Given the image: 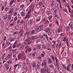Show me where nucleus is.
I'll return each instance as SVG.
<instances>
[{
  "mask_svg": "<svg viewBox=\"0 0 73 73\" xmlns=\"http://www.w3.org/2000/svg\"><path fill=\"white\" fill-rule=\"evenodd\" d=\"M12 52L13 53H16V49H13L12 50Z\"/></svg>",
  "mask_w": 73,
  "mask_h": 73,
  "instance_id": "4c0bfd02",
  "label": "nucleus"
},
{
  "mask_svg": "<svg viewBox=\"0 0 73 73\" xmlns=\"http://www.w3.org/2000/svg\"><path fill=\"white\" fill-rule=\"evenodd\" d=\"M46 13H47V15H49V14H50V11H49L48 10H47Z\"/></svg>",
  "mask_w": 73,
  "mask_h": 73,
  "instance_id": "8fccbe9b",
  "label": "nucleus"
},
{
  "mask_svg": "<svg viewBox=\"0 0 73 73\" xmlns=\"http://www.w3.org/2000/svg\"><path fill=\"white\" fill-rule=\"evenodd\" d=\"M43 4V3H42V2H39V5L40 6L42 5Z\"/></svg>",
  "mask_w": 73,
  "mask_h": 73,
  "instance_id": "69168bd1",
  "label": "nucleus"
},
{
  "mask_svg": "<svg viewBox=\"0 0 73 73\" xmlns=\"http://www.w3.org/2000/svg\"><path fill=\"white\" fill-rule=\"evenodd\" d=\"M21 15L23 16H25V13L23 11H22L21 13Z\"/></svg>",
  "mask_w": 73,
  "mask_h": 73,
  "instance_id": "72a5a7b5",
  "label": "nucleus"
},
{
  "mask_svg": "<svg viewBox=\"0 0 73 73\" xmlns=\"http://www.w3.org/2000/svg\"><path fill=\"white\" fill-rule=\"evenodd\" d=\"M40 72L41 73H45V70L43 68H41L40 69Z\"/></svg>",
  "mask_w": 73,
  "mask_h": 73,
  "instance_id": "2eb2a0df",
  "label": "nucleus"
},
{
  "mask_svg": "<svg viewBox=\"0 0 73 73\" xmlns=\"http://www.w3.org/2000/svg\"><path fill=\"white\" fill-rule=\"evenodd\" d=\"M24 30L23 29H21L19 33H24Z\"/></svg>",
  "mask_w": 73,
  "mask_h": 73,
  "instance_id": "c85d7f7f",
  "label": "nucleus"
},
{
  "mask_svg": "<svg viewBox=\"0 0 73 73\" xmlns=\"http://www.w3.org/2000/svg\"><path fill=\"white\" fill-rule=\"evenodd\" d=\"M46 70L47 72H50V69L49 68H47L46 69L45 68V70L46 71Z\"/></svg>",
  "mask_w": 73,
  "mask_h": 73,
  "instance_id": "4be33fe9",
  "label": "nucleus"
},
{
  "mask_svg": "<svg viewBox=\"0 0 73 73\" xmlns=\"http://www.w3.org/2000/svg\"><path fill=\"white\" fill-rule=\"evenodd\" d=\"M47 63H44V62H42V66H43L44 65V68L46 69L47 68V65H46Z\"/></svg>",
  "mask_w": 73,
  "mask_h": 73,
  "instance_id": "0eeeda50",
  "label": "nucleus"
},
{
  "mask_svg": "<svg viewBox=\"0 0 73 73\" xmlns=\"http://www.w3.org/2000/svg\"><path fill=\"white\" fill-rule=\"evenodd\" d=\"M62 66H63V69H64V70H66V66L65 65L62 64Z\"/></svg>",
  "mask_w": 73,
  "mask_h": 73,
  "instance_id": "b1692460",
  "label": "nucleus"
},
{
  "mask_svg": "<svg viewBox=\"0 0 73 73\" xmlns=\"http://www.w3.org/2000/svg\"><path fill=\"white\" fill-rule=\"evenodd\" d=\"M6 40H7V37H6V36H5L4 37L3 41H4L5 42V41H6Z\"/></svg>",
  "mask_w": 73,
  "mask_h": 73,
  "instance_id": "6e6d98bb",
  "label": "nucleus"
},
{
  "mask_svg": "<svg viewBox=\"0 0 73 73\" xmlns=\"http://www.w3.org/2000/svg\"><path fill=\"white\" fill-rule=\"evenodd\" d=\"M35 32V30H32V31L31 32V34H33V33H34V32Z\"/></svg>",
  "mask_w": 73,
  "mask_h": 73,
  "instance_id": "338daca9",
  "label": "nucleus"
},
{
  "mask_svg": "<svg viewBox=\"0 0 73 73\" xmlns=\"http://www.w3.org/2000/svg\"><path fill=\"white\" fill-rule=\"evenodd\" d=\"M7 5V2H5L4 4V7H6V6Z\"/></svg>",
  "mask_w": 73,
  "mask_h": 73,
  "instance_id": "09e8293b",
  "label": "nucleus"
},
{
  "mask_svg": "<svg viewBox=\"0 0 73 73\" xmlns=\"http://www.w3.org/2000/svg\"><path fill=\"white\" fill-rule=\"evenodd\" d=\"M35 40L36 39V40H37L38 39V37L37 36H34Z\"/></svg>",
  "mask_w": 73,
  "mask_h": 73,
  "instance_id": "680f3d73",
  "label": "nucleus"
},
{
  "mask_svg": "<svg viewBox=\"0 0 73 73\" xmlns=\"http://www.w3.org/2000/svg\"><path fill=\"white\" fill-rule=\"evenodd\" d=\"M46 38V40L47 41L49 40V38H48V36L47 34H46V35L45 36Z\"/></svg>",
  "mask_w": 73,
  "mask_h": 73,
  "instance_id": "e433bc0d",
  "label": "nucleus"
},
{
  "mask_svg": "<svg viewBox=\"0 0 73 73\" xmlns=\"http://www.w3.org/2000/svg\"><path fill=\"white\" fill-rule=\"evenodd\" d=\"M60 5V9H62V5H61V4L60 3L59 4Z\"/></svg>",
  "mask_w": 73,
  "mask_h": 73,
  "instance_id": "3c124183",
  "label": "nucleus"
},
{
  "mask_svg": "<svg viewBox=\"0 0 73 73\" xmlns=\"http://www.w3.org/2000/svg\"><path fill=\"white\" fill-rule=\"evenodd\" d=\"M18 32L17 31H15L13 33V34L14 35H16L18 34Z\"/></svg>",
  "mask_w": 73,
  "mask_h": 73,
  "instance_id": "79ce46f5",
  "label": "nucleus"
},
{
  "mask_svg": "<svg viewBox=\"0 0 73 73\" xmlns=\"http://www.w3.org/2000/svg\"><path fill=\"white\" fill-rule=\"evenodd\" d=\"M31 39L32 40H35V36H32L31 37Z\"/></svg>",
  "mask_w": 73,
  "mask_h": 73,
  "instance_id": "ea45409f",
  "label": "nucleus"
},
{
  "mask_svg": "<svg viewBox=\"0 0 73 73\" xmlns=\"http://www.w3.org/2000/svg\"><path fill=\"white\" fill-rule=\"evenodd\" d=\"M52 17H53V15H50L48 17L49 20H50L52 19Z\"/></svg>",
  "mask_w": 73,
  "mask_h": 73,
  "instance_id": "7c9ffc66",
  "label": "nucleus"
},
{
  "mask_svg": "<svg viewBox=\"0 0 73 73\" xmlns=\"http://www.w3.org/2000/svg\"><path fill=\"white\" fill-rule=\"evenodd\" d=\"M35 54H36V52H34L33 53V57H35Z\"/></svg>",
  "mask_w": 73,
  "mask_h": 73,
  "instance_id": "864d4df0",
  "label": "nucleus"
},
{
  "mask_svg": "<svg viewBox=\"0 0 73 73\" xmlns=\"http://www.w3.org/2000/svg\"><path fill=\"white\" fill-rule=\"evenodd\" d=\"M36 48L39 50H40L41 48V46L40 44H38L36 46Z\"/></svg>",
  "mask_w": 73,
  "mask_h": 73,
  "instance_id": "f8f14e48",
  "label": "nucleus"
},
{
  "mask_svg": "<svg viewBox=\"0 0 73 73\" xmlns=\"http://www.w3.org/2000/svg\"><path fill=\"white\" fill-rule=\"evenodd\" d=\"M15 21H14L10 25V26L11 27H12L13 26V25H14L13 24H15Z\"/></svg>",
  "mask_w": 73,
  "mask_h": 73,
  "instance_id": "473e14b6",
  "label": "nucleus"
},
{
  "mask_svg": "<svg viewBox=\"0 0 73 73\" xmlns=\"http://www.w3.org/2000/svg\"><path fill=\"white\" fill-rule=\"evenodd\" d=\"M55 16L56 17H57V19L58 20H59V15H58V14H56L55 15Z\"/></svg>",
  "mask_w": 73,
  "mask_h": 73,
  "instance_id": "393cba45",
  "label": "nucleus"
},
{
  "mask_svg": "<svg viewBox=\"0 0 73 73\" xmlns=\"http://www.w3.org/2000/svg\"><path fill=\"white\" fill-rule=\"evenodd\" d=\"M17 43H18V41H16L14 43V44H13L12 46H13V48H16V46H17Z\"/></svg>",
  "mask_w": 73,
  "mask_h": 73,
  "instance_id": "423d86ee",
  "label": "nucleus"
},
{
  "mask_svg": "<svg viewBox=\"0 0 73 73\" xmlns=\"http://www.w3.org/2000/svg\"><path fill=\"white\" fill-rule=\"evenodd\" d=\"M45 30H46V32H48L49 33V31H50V29L49 28L47 27L45 28Z\"/></svg>",
  "mask_w": 73,
  "mask_h": 73,
  "instance_id": "6ab92c4d",
  "label": "nucleus"
},
{
  "mask_svg": "<svg viewBox=\"0 0 73 73\" xmlns=\"http://www.w3.org/2000/svg\"><path fill=\"white\" fill-rule=\"evenodd\" d=\"M41 12L42 13H45V9H41Z\"/></svg>",
  "mask_w": 73,
  "mask_h": 73,
  "instance_id": "f704fd0d",
  "label": "nucleus"
},
{
  "mask_svg": "<svg viewBox=\"0 0 73 73\" xmlns=\"http://www.w3.org/2000/svg\"><path fill=\"white\" fill-rule=\"evenodd\" d=\"M13 12V8H12L9 11L10 15H12V14Z\"/></svg>",
  "mask_w": 73,
  "mask_h": 73,
  "instance_id": "9d476101",
  "label": "nucleus"
},
{
  "mask_svg": "<svg viewBox=\"0 0 73 73\" xmlns=\"http://www.w3.org/2000/svg\"><path fill=\"white\" fill-rule=\"evenodd\" d=\"M9 9V7H6L5 8V11L6 12L8 11Z\"/></svg>",
  "mask_w": 73,
  "mask_h": 73,
  "instance_id": "5701e85b",
  "label": "nucleus"
},
{
  "mask_svg": "<svg viewBox=\"0 0 73 73\" xmlns=\"http://www.w3.org/2000/svg\"><path fill=\"white\" fill-rule=\"evenodd\" d=\"M36 63H34L32 64V66L33 67V68H35L36 66Z\"/></svg>",
  "mask_w": 73,
  "mask_h": 73,
  "instance_id": "a19ab883",
  "label": "nucleus"
},
{
  "mask_svg": "<svg viewBox=\"0 0 73 73\" xmlns=\"http://www.w3.org/2000/svg\"><path fill=\"white\" fill-rule=\"evenodd\" d=\"M7 18H8V16L7 15V14L5 15L3 17V19L5 20H6Z\"/></svg>",
  "mask_w": 73,
  "mask_h": 73,
  "instance_id": "bb28decb",
  "label": "nucleus"
},
{
  "mask_svg": "<svg viewBox=\"0 0 73 73\" xmlns=\"http://www.w3.org/2000/svg\"><path fill=\"white\" fill-rule=\"evenodd\" d=\"M36 8H40V5L37 4L36 6Z\"/></svg>",
  "mask_w": 73,
  "mask_h": 73,
  "instance_id": "4d7b16f0",
  "label": "nucleus"
},
{
  "mask_svg": "<svg viewBox=\"0 0 73 73\" xmlns=\"http://www.w3.org/2000/svg\"><path fill=\"white\" fill-rule=\"evenodd\" d=\"M15 28L16 30H19V26H16Z\"/></svg>",
  "mask_w": 73,
  "mask_h": 73,
  "instance_id": "c9c22d12",
  "label": "nucleus"
},
{
  "mask_svg": "<svg viewBox=\"0 0 73 73\" xmlns=\"http://www.w3.org/2000/svg\"><path fill=\"white\" fill-rule=\"evenodd\" d=\"M39 38H43V35H39Z\"/></svg>",
  "mask_w": 73,
  "mask_h": 73,
  "instance_id": "bf43d9fd",
  "label": "nucleus"
},
{
  "mask_svg": "<svg viewBox=\"0 0 73 73\" xmlns=\"http://www.w3.org/2000/svg\"><path fill=\"white\" fill-rule=\"evenodd\" d=\"M34 7H35V5L34 4L31 5L29 6V7L31 9H33V8H34Z\"/></svg>",
  "mask_w": 73,
  "mask_h": 73,
  "instance_id": "4468645a",
  "label": "nucleus"
},
{
  "mask_svg": "<svg viewBox=\"0 0 73 73\" xmlns=\"http://www.w3.org/2000/svg\"><path fill=\"white\" fill-rule=\"evenodd\" d=\"M17 11H15L14 13L13 14V16H16L17 15Z\"/></svg>",
  "mask_w": 73,
  "mask_h": 73,
  "instance_id": "de8ad7c7",
  "label": "nucleus"
},
{
  "mask_svg": "<svg viewBox=\"0 0 73 73\" xmlns=\"http://www.w3.org/2000/svg\"><path fill=\"white\" fill-rule=\"evenodd\" d=\"M56 1L59 3V4L61 3V1L60 0H56Z\"/></svg>",
  "mask_w": 73,
  "mask_h": 73,
  "instance_id": "052dcab7",
  "label": "nucleus"
},
{
  "mask_svg": "<svg viewBox=\"0 0 73 73\" xmlns=\"http://www.w3.org/2000/svg\"><path fill=\"white\" fill-rule=\"evenodd\" d=\"M5 54L6 53H4L1 56V58L2 60H3L4 58H5Z\"/></svg>",
  "mask_w": 73,
  "mask_h": 73,
  "instance_id": "f3484780",
  "label": "nucleus"
},
{
  "mask_svg": "<svg viewBox=\"0 0 73 73\" xmlns=\"http://www.w3.org/2000/svg\"><path fill=\"white\" fill-rule=\"evenodd\" d=\"M66 54L65 52H64L62 55V57H65L66 56Z\"/></svg>",
  "mask_w": 73,
  "mask_h": 73,
  "instance_id": "a18cd8bd",
  "label": "nucleus"
},
{
  "mask_svg": "<svg viewBox=\"0 0 73 73\" xmlns=\"http://www.w3.org/2000/svg\"><path fill=\"white\" fill-rule=\"evenodd\" d=\"M32 24V20H31L28 22V24L29 25H31Z\"/></svg>",
  "mask_w": 73,
  "mask_h": 73,
  "instance_id": "a211bd4d",
  "label": "nucleus"
},
{
  "mask_svg": "<svg viewBox=\"0 0 73 73\" xmlns=\"http://www.w3.org/2000/svg\"><path fill=\"white\" fill-rule=\"evenodd\" d=\"M72 24H70V23L68 25V26L69 27V28H70L72 29Z\"/></svg>",
  "mask_w": 73,
  "mask_h": 73,
  "instance_id": "37998d69",
  "label": "nucleus"
},
{
  "mask_svg": "<svg viewBox=\"0 0 73 73\" xmlns=\"http://www.w3.org/2000/svg\"><path fill=\"white\" fill-rule=\"evenodd\" d=\"M24 23V21L22 20L20 21V23L21 24H23Z\"/></svg>",
  "mask_w": 73,
  "mask_h": 73,
  "instance_id": "58836bf2",
  "label": "nucleus"
},
{
  "mask_svg": "<svg viewBox=\"0 0 73 73\" xmlns=\"http://www.w3.org/2000/svg\"><path fill=\"white\" fill-rule=\"evenodd\" d=\"M17 66H18V64H15L14 66V68H15L16 69L17 67Z\"/></svg>",
  "mask_w": 73,
  "mask_h": 73,
  "instance_id": "774afa93",
  "label": "nucleus"
},
{
  "mask_svg": "<svg viewBox=\"0 0 73 73\" xmlns=\"http://www.w3.org/2000/svg\"><path fill=\"white\" fill-rule=\"evenodd\" d=\"M7 63L8 64H12V61H11L10 60H9L7 61Z\"/></svg>",
  "mask_w": 73,
  "mask_h": 73,
  "instance_id": "aec40b11",
  "label": "nucleus"
},
{
  "mask_svg": "<svg viewBox=\"0 0 73 73\" xmlns=\"http://www.w3.org/2000/svg\"><path fill=\"white\" fill-rule=\"evenodd\" d=\"M30 17H31V12L30 11H29L27 13L26 15L25 19H29Z\"/></svg>",
  "mask_w": 73,
  "mask_h": 73,
  "instance_id": "7ed1b4c3",
  "label": "nucleus"
},
{
  "mask_svg": "<svg viewBox=\"0 0 73 73\" xmlns=\"http://www.w3.org/2000/svg\"><path fill=\"white\" fill-rule=\"evenodd\" d=\"M51 58L52 60L53 61H55V60L56 61V65H57V63L58 62V61L57 60V58L56 57H54V56L53 55L51 56Z\"/></svg>",
  "mask_w": 73,
  "mask_h": 73,
  "instance_id": "f257e3e1",
  "label": "nucleus"
},
{
  "mask_svg": "<svg viewBox=\"0 0 73 73\" xmlns=\"http://www.w3.org/2000/svg\"><path fill=\"white\" fill-rule=\"evenodd\" d=\"M49 66L50 67V68H53V65L50 64L49 65Z\"/></svg>",
  "mask_w": 73,
  "mask_h": 73,
  "instance_id": "0e129e2a",
  "label": "nucleus"
},
{
  "mask_svg": "<svg viewBox=\"0 0 73 73\" xmlns=\"http://www.w3.org/2000/svg\"><path fill=\"white\" fill-rule=\"evenodd\" d=\"M49 21H48V20H47L45 21L44 23V25H46V24H49Z\"/></svg>",
  "mask_w": 73,
  "mask_h": 73,
  "instance_id": "c756f323",
  "label": "nucleus"
},
{
  "mask_svg": "<svg viewBox=\"0 0 73 73\" xmlns=\"http://www.w3.org/2000/svg\"><path fill=\"white\" fill-rule=\"evenodd\" d=\"M4 6H3L1 8V11H3L4 10Z\"/></svg>",
  "mask_w": 73,
  "mask_h": 73,
  "instance_id": "5fc2aeb1",
  "label": "nucleus"
},
{
  "mask_svg": "<svg viewBox=\"0 0 73 73\" xmlns=\"http://www.w3.org/2000/svg\"><path fill=\"white\" fill-rule=\"evenodd\" d=\"M16 40V38L15 37H13L10 40V41L11 42H12L13 41H14V40Z\"/></svg>",
  "mask_w": 73,
  "mask_h": 73,
  "instance_id": "cd10ccee",
  "label": "nucleus"
},
{
  "mask_svg": "<svg viewBox=\"0 0 73 73\" xmlns=\"http://www.w3.org/2000/svg\"><path fill=\"white\" fill-rule=\"evenodd\" d=\"M30 41H31V39L29 38H27L26 40V42L28 43L29 44H30L31 43Z\"/></svg>",
  "mask_w": 73,
  "mask_h": 73,
  "instance_id": "9b49d317",
  "label": "nucleus"
},
{
  "mask_svg": "<svg viewBox=\"0 0 73 73\" xmlns=\"http://www.w3.org/2000/svg\"><path fill=\"white\" fill-rule=\"evenodd\" d=\"M38 58L39 59H40V60H41V59L42 58V57H41V56H38Z\"/></svg>",
  "mask_w": 73,
  "mask_h": 73,
  "instance_id": "603ef678",
  "label": "nucleus"
},
{
  "mask_svg": "<svg viewBox=\"0 0 73 73\" xmlns=\"http://www.w3.org/2000/svg\"><path fill=\"white\" fill-rule=\"evenodd\" d=\"M23 57V54H19L18 56V60L21 59Z\"/></svg>",
  "mask_w": 73,
  "mask_h": 73,
  "instance_id": "20e7f679",
  "label": "nucleus"
},
{
  "mask_svg": "<svg viewBox=\"0 0 73 73\" xmlns=\"http://www.w3.org/2000/svg\"><path fill=\"white\" fill-rule=\"evenodd\" d=\"M12 56V53H9L7 56V58H10Z\"/></svg>",
  "mask_w": 73,
  "mask_h": 73,
  "instance_id": "1a4fd4ad",
  "label": "nucleus"
},
{
  "mask_svg": "<svg viewBox=\"0 0 73 73\" xmlns=\"http://www.w3.org/2000/svg\"><path fill=\"white\" fill-rule=\"evenodd\" d=\"M66 40V38L64 37L63 40V41H64V42H65Z\"/></svg>",
  "mask_w": 73,
  "mask_h": 73,
  "instance_id": "e2e57ef3",
  "label": "nucleus"
},
{
  "mask_svg": "<svg viewBox=\"0 0 73 73\" xmlns=\"http://www.w3.org/2000/svg\"><path fill=\"white\" fill-rule=\"evenodd\" d=\"M17 20V16H16L14 18V20L16 21Z\"/></svg>",
  "mask_w": 73,
  "mask_h": 73,
  "instance_id": "13d9d810",
  "label": "nucleus"
},
{
  "mask_svg": "<svg viewBox=\"0 0 73 73\" xmlns=\"http://www.w3.org/2000/svg\"><path fill=\"white\" fill-rule=\"evenodd\" d=\"M4 66H5L6 68V70H8L9 68V65L7 64H5L4 65Z\"/></svg>",
  "mask_w": 73,
  "mask_h": 73,
  "instance_id": "39448f33",
  "label": "nucleus"
},
{
  "mask_svg": "<svg viewBox=\"0 0 73 73\" xmlns=\"http://www.w3.org/2000/svg\"><path fill=\"white\" fill-rule=\"evenodd\" d=\"M24 47H25V46H24V45H22L21 46L20 48L21 49H21L22 50H23V49H24Z\"/></svg>",
  "mask_w": 73,
  "mask_h": 73,
  "instance_id": "2f4dec72",
  "label": "nucleus"
},
{
  "mask_svg": "<svg viewBox=\"0 0 73 73\" xmlns=\"http://www.w3.org/2000/svg\"><path fill=\"white\" fill-rule=\"evenodd\" d=\"M39 17L36 20V22H38V21H40V20H41V16H39Z\"/></svg>",
  "mask_w": 73,
  "mask_h": 73,
  "instance_id": "dca6fc26",
  "label": "nucleus"
},
{
  "mask_svg": "<svg viewBox=\"0 0 73 73\" xmlns=\"http://www.w3.org/2000/svg\"><path fill=\"white\" fill-rule=\"evenodd\" d=\"M48 64H51L52 63V60L50 58H48Z\"/></svg>",
  "mask_w": 73,
  "mask_h": 73,
  "instance_id": "6e6552de",
  "label": "nucleus"
},
{
  "mask_svg": "<svg viewBox=\"0 0 73 73\" xmlns=\"http://www.w3.org/2000/svg\"><path fill=\"white\" fill-rule=\"evenodd\" d=\"M13 2H12V1H11L9 4V5L11 7V6H12V5H13Z\"/></svg>",
  "mask_w": 73,
  "mask_h": 73,
  "instance_id": "49530a36",
  "label": "nucleus"
},
{
  "mask_svg": "<svg viewBox=\"0 0 73 73\" xmlns=\"http://www.w3.org/2000/svg\"><path fill=\"white\" fill-rule=\"evenodd\" d=\"M39 65H40L39 64V63H38L36 65V67H37V68L38 70L40 69V66Z\"/></svg>",
  "mask_w": 73,
  "mask_h": 73,
  "instance_id": "412c9836",
  "label": "nucleus"
},
{
  "mask_svg": "<svg viewBox=\"0 0 73 73\" xmlns=\"http://www.w3.org/2000/svg\"><path fill=\"white\" fill-rule=\"evenodd\" d=\"M36 30L38 31H40V30H44V27L41 25H40L37 27Z\"/></svg>",
  "mask_w": 73,
  "mask_h": 73,
  "instance_id": "f03ea898",
  "label": "nucleus"
},
{
  "mask_svg": "<svg viewBox=\"0 0 73 73\" xmlns=\"http://www.w3.org/2000/svg\"><path fill=\"white\" fill-rule=\"evenodd\" d=\"M24 5H22L20 6V8L21 9H24Z\"/></svg>",
  "mask_w": 73,
  "mask_h": 73,
  "instance_id": "a878e982",
  "label": "nucleus"
},
{
  "mask_svg": "<svg viewBox=\"0 0 73 73\" xmlns=\"http://www.w3.org/2000/svg\"><path fill=\"white\" fill-rule=\"evenodd\" d=\"M70 29L69 28V26H67L66 27V30L67 31H69Z\"/></svg>",
  "mask_w": 73,
  "mask_h": 73,
  "instance_id": "c03bdc74",
  "label": "nucleus"
},
{
  "mask_svg": "<svg viewBox=\"0 0 73 73\" xmlns=\"http://www.w3.org/2000/svg\"><path fill=\"white\" fill-rule=\"evenodd\" d=\"M21 69L22 70H26V66L24 65H23Z\"/></svg>",
  "mask_w": 73,
  "mask_h": 73,
  "instance_id": "ddd939ff",
  "label": "nucleus"
}]
</instances>
